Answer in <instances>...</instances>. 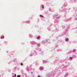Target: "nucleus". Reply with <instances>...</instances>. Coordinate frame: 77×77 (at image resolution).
I'll use <instances>...</instances> for the list:
<instances>
[{
    "label": "nucleus",
    "mask_w": 77,
    "mask_h": 77,
    "mask_svg": "<svg viewBox=\"0 0 77 77\" xmlns=\"http://www.w3.org/2000/svg\"><path fill=\"white\" fill-rule=\"evenodd\" d=\"M73 52H75V50H73Z\"/></svg>",
    "instance_id": "nucleus-8"
},
{
    "label": "nucleus",
    "mask_w": 77,
    "mask_h": 77,
    "mask_svg": "<svg viewBox=\"0 0 77 77\" xmlns=\"http://www.w3.org/2000/svg\"><path fill=\"white\" fill-rule=\"evenodd\" d=\"M69 40V39H68V38H66V39H65V41H68Z\"/></svg>",
    "instance_id": "nucleus-1"
},
{
    "label": "nucleus",
    "mask_w": 77,
    "mask_h": 77,
    "mask_svg": "<svg viewBox=\"0 0 77 77\" xmlns=\"http://www.w3.org/2000/svg\"><path fill=\"white\" fill-rule=\"evenodd\" d=\"M17 77H20V75H18L17 76Z\"/></svg>",
    "instance_id": "nucleus-6"
},
{
    "label": "nucleus",
    "mask_w": 77,
    "mask_h": 77,
    "mask_svg": "<svg viewBox=\"0 0 77 77\" xmlns=\"http://www.w3.org/2000/svg\"><path fill=\"white\" fill-rule=\"evenodd\" d=\"M42 8H44V5H42Z\"/></svg>",
    "instance_id": "nucleus-3"
},
{
    "label": "nucleus",
    "mask_w": 77,
    "mask_h": 77,
    "mask_svg": "<svg viewBox=\"0 0 77 77\" xmlns=\"http://www.w3.org/2000/svg\"><path fill=\"white\" fill-rule=\"evenodd\" d=\"M4 38V36H3V37H1V39H2V38Z\"/></svg>",
    "instance_id": "nucleus-7"
},
{
    "label": "nucleus",
    "mask_w": 77,
    "mask_h": 77,
    "mask_svg": "<svg viewBox=\"0 0 77 77\" xmlns=\"http://www.w3.org/2000/svg\"><path fill=\"white\" fill-rule=\"evenodd\" d=\"M40 37L39 36H38V37L37 38V39H39Z\"/></svg>",
    "instance_id": "nucleus-2"
},
{
    "label": "nucleus",
    "mask_w": 77,
    "mask_h": 77,
    "mask_svg": "<svg viewBox=\"0 0 77 77\" xmlns=\"http://www.w3.org/2000/svg\"><path fill=\"white\" fill-rule=\"evenodd\" d=\"M40 16L41 17H43V16L42 15H40Z\"/></svg>",
    "instance_id": "nucleus-4"
},
{
    "label": "nucleus",
    "mask_w": 77,
    "mask_h": 77,
    "mask_svg": "<svg viewBox=\"0 0 77 77\" xmlns=\"http://www.w3.org/2000/svg\"><path fill=\"white\" fill-rule=\"evenodd\" d=\"M69 59H72V57H70L69 58Z\"/></svg>",
    "instance_id": "nucleus-5"
},
{
    "label": "nucleus",
    "mask_w": 77,
    "mask_h": 77,
    "mask_svg": "<svg viewBox=\"0 0 77 77\" xmlns=\"http://www.w3.org/2000/svg\"><path fill=\"white\" fill-rule=\"evenodd\" d=\"M16 76H17V75H16V74H15V77H16Z\"/></svg>",
    "instance_id": "nucleus-10"
},
{
    "label": "nucleus",
    "mask_w": 77,
    "mask_h": 77,
    "mask_svg": "<svg viewBox=\"0 0 77 77\" xmlns=\"http://www.w3.org/2000/svg\"><path fill=\"white\" fill-rule=\"evenodd\" d=\"M20 65L22 66L23 65V63H21Z\"/></svg>",
    "instance_id": "nucleus-9"
}]
</instances>
